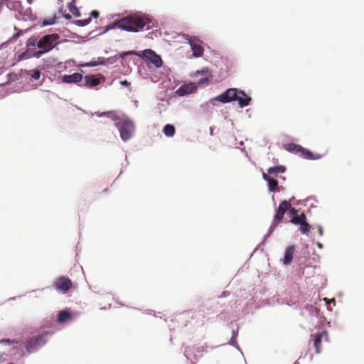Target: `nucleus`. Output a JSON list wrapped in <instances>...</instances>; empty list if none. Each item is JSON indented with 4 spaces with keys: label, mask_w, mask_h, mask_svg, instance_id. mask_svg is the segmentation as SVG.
I'll use <instances>...</instances> for the list:
<instances>
[{
    "label": "nucleus",
    "mask_w": 364,
    "mask_h": 364,
    "mask_svg": "<svg viewBox=\"0 0 364 364\" xmlns=\"http://www.w3.org/2000/svg\"><path fill=\"white\" fill-rule=\"evenodd\" d=\"M134 55L141 58L149 68H159L163 65V60L160 55L151 49H145L142 51L131 50L124 53V55Z\"/></svg>",
    "instance_id": "nucleus-4"
},
{
    "label": "nucleus",
    "mask_w": 364,
    "mask_h": 364,
    "mask_svg": "<svg viewBox=\"0 0 364 364\" xmlns=\"http://www.w3.org/2000/svg\"><path fill=\"white\" fill-rule=\"evenodd\" d=\"M284 148L289 153L296 154L301 153L303 146L300 144L294 143H288L284 145Z\"/></svg>",
    "instance_id": "nucleus-19"
},
{
    "label": "nucleus",
    "mask_w": 364,
    "mask_h": 364,
    "mask_svg": "<svg viewBox=\"0 0 364 364\" xmlns=\"http://www.w3.org/2000/svg\"><path fill=\"white\" fill-rule=\"evenodd\" d=\"M123 171L121 170L120 173H119V175H121Z\"/></svg>",
    "instance_id": "nucleus-56"
},
{
    "label": "nucleus",
    "mask_w": 364,
    "mask_h": 364,
    "mask_svg": "<svg viewBox=\"0 0 364 364\" xmlns=\"http://www.w3.org/2000/svg\"><path fill=\"white\" fill-rule=\"evenodd\" d=\"M323 300L325 301L326 304H328L329 303H332V304H333V305L336 304V301L334 299H328L325 298V299H323Z\"/></svg>",
    "instance_id": "nucleus-36"
},
{
    "label": "nucleus",
    "mask_w": 364,
    "mask_h": 364,
    "mask_svg": "<svg viewBox=\"0 0 364 364\" xmlns=\"http://www.w3.org/2000/svg\"><path fill=\"white\" fill-rule=\"evenodd\" d=\"M316 334H320L321 335V338H322L323 336L326 337V339L328 340V332L327 331L324 330V331H322L321 332H317Z\"/></svg>",
    "instance_id": "nucleus-31"
},
{
    "label": "nucleus",
    "mask_w": 364,
    "mask_h": 364,
    "mask_svg": "<svg viewBox=\"0 0 364 364\" xmlns=\"http://www.w3.org/2000/svg\"><path fill=\"white\" fill-rule=\"evenodd\" d=\"M56 23V16H54L53 18H49V19H45L43 20V23H42V25L43 26H50V25H53Z\"/></svg>",
    "instance_id": "nucleus-28"
},
{
    "label": "nucleus",
    "mask_w": 364,
    "mask_h": 364,
    "mask_svg": "<svg viewBox=\"0 0 364 364\" xmlns=\"http://www.w3.org/2000/svg\"><path fill=\"white\" fill-rule=\"evenodd\" d=\"M37 39L35 37H31L27 40L26 46L29 48V50L37 46Z\"/></svg>",
    "instance_id": "nucleus-26"
},
{
    "label": "nucleus",
    "mask_w": 364,
    "mask_h": 364,
    "mask_svg": "<svg viewBox=\"0 0 364 364\" xmlns=\"http://www.w3.org/2000/svg\"><path fill=\"white\" fill-rule=\"evenodd\" d=\"M301 155L304 159L307 160H318L323 157V154H315L312 152L311 150L303 147L301 150Z\"/></svg>",
    "instance_id": "nucleus-17"
},
{
    "label": "nucleus",
    "mask_w": 364,
    "mask_h": 364,
    "mask_svg": "<svg viewBox=\"0 0 364 364\" xmlns=\"http://www.w3.org/2000/svg\"><path fill=\"white\" fill-rule=\"evenodd\" d=\"M192 92H171L170 96L168 97L166 95L161 98V102L157 104V107L161 110H165L166 107L169 105L172 102L171 100L177 96L184 97Z\"/></svg>",
    "instance_id": "nucleus-12"
},
{
    "label": "nucleus",
    "mask_w": 364,
    "mask_h": 364,
    "mask_svg": "<svg viewBox=\"0 0 364 364\" xmlns=\"http://www.w3.org/2000/svg\"><path fill=\"white\" fill-rule=\"evenodd\" d=\"M229 97L231 99L230 102L237 101L240 107L248 106L251 101V97L247 92H232V95H229Z\"/></svg>",
    "instance_id": "nucleus-11"
},
{
    "label": "nucleus",
    "mask_w": 364,
    "mask_h": 364,
    "mask_svg": "<svg viewBox=\"0 0 364 364\" xmlns=\"http://www.w3.org/2000/svg\"><path fill=\"white\" fill-rule=\"evenodd\" d=\"M96 114L99 117H107L114 122V125L118 129L119 136L124 142L132 138L135 132V124L126 114L116 110L97 112Z\"/></svg>",
    "instance_id": "nucleus-1"
},
{
    "label": "nucleus",
    "mask_w": 364,
    "mask_h": 364,
    "mask_svg": "<svg viewBox=\"0 0 364 364\" xmlns=\"http://www.w3.org/2000/svg\"><path fill=\"white\" fill-rule=\"evenodd\" d=\"M0 342L1 343H9V344L16 343V341H14V340H10L9 338H3L2 340L0 341Z\"/></svg>",
    "instance_id": "nucleus-32"
},
{
    "label": "nucleus",
    "mask_w": 364,
    "mask_h": 364,
    "mask_svg": "<svg viewBox=\"0 0 364 364\" xmlns=\"http://www.w3.org/2000/svg\"><path fill=\"white\" fill-rule=\"evenodd\" d=\"M30 50H27L26 51L21 53L18 56V60H22L23 59H27L31 56V55H29ZM33 56V54H32Z\"/></svg>",
    "instance_id": "nucleus-30"
},
{
    "label": "nucleus",
    "mask_w": 364,
    "mask_h": 364,
    "mask_svg": "<svg viewBox=\"0 0 364 364\" xmlns=\"http://www.w3.org/2000/svg\"><path fill=\"white\" fill-rule=\"evenodd\" d=\"M267 186L268 191L270 193H274L277 189H284L282 186H279V181L275 179H271L269 181H268Z\"/></svg>",
    "instance_id": "nucleus-23"
},
{
    "label": "nucleus",
    "mask_w": 364,
    "mask_h": 364,
    "mask_svg": "<svg viewBox=\"0 0 364 364\" xmlns=\"http://www.w3.org/2000/svg\"><path fill=\"white\" fill-rule=\"evenodd\" d=\"M321 338L320 334H315V338L314 340V346L315 348V351L316 353H321Z\"/></svg>",
    "instance_id": "nucleus-25"
},
{
    "label": "nucleus",
    "mask_w": 364,
    "mask_h": 364,
    "mask_svg": "<svg viewBox=\"0 0 364 364\" xmlns=\"http://www.w3.org/2000/svg\"><path fill=\"white\" fill-rule=\"evenodd\" d=\"M91 21V18L89 17L87 19H81V20H77L75 23L78 26H85L87 24H89Z\"/></svg>",
    "instance_id": "nucleus-27"
},
{
    "label": "nucleus",
    "mask_w": 364,
    "mask_h": 364,
    "mask_svg": "<svg viewBox=\"0 0 364 364\" xmlns=\"http://www.w3.org/2000/svg\"><path fill=\"white\" fill-rule=\"evenodd\" d=\"M237 336H238V328H237L236 330L233 329L232 331V336H231V338L237 339Z\"/></svg>",
    "instance_id": "nucleus-34"
},
{
    "label": "nucleus",
    "mask_w": 364,
    "mask_h": 364,
    "mask_svg": "<svg viewBox=\"0 0 364 364\" xmlns=\"http://www.w3.org/2000/svg\"><path fill=\"white\" fill-rule=\"evenodd\" d=\"M64 17L68 20L71 19V16L70 14H65Z\"/></svg>",
    "instance_id": "nucleus-44"
},
{
    "label": "nucleus",
    "mask_w": 364,
    "mask_h": 364,
    "mask_svg": "<svg viewBox=\"0 0 364 364\" xmlns=\"http://www.w3.org/2000/svg\"><path fill=\"white\" fill-rule=\"evenodd\" d=\"M53 287L55 290L66 294L71 289L73 283L68 277L61 276L55 279Z\"/></svg>",
    "instance_id": "nucleus-9"
},
{
    "label": "nucleus",
    "mask_w": 364,
    "mask_h": 364,
    "mask_svg": "<svg viewBox=\"0 0 364 364\" xmlns=\"http://www.w3.org/2000/svg\"><path fill=\"white\" fill-rule=\"evenodd\" d=\"M200 75L201 78L197 80L194 82H191L188 84L184 88L181 87L177 91H194L198 87H202L201 85L203 84H207L209 82L210 77H211L210 73L208 70H203L200 72H197L196 75Z\"/></svg>",
    "instance_id": "nucleus-7"
},
{
    "label": "nucleus",
    "mask_w": 364,
    "mask_h": 364,
    "mask_svg": "<svg viewBox=\"0 0 364 364\" xmlns=\"http://www.w3.org/2000/svg\"><path fill=\"white\" fill-rule=\"evenodd\" d=\"M98 64L96 62H91L89 64H87V65L89 66H96Z\"/></svg>",
    "instance_id": "nucleus-41"
},
{
    "label": "nucleus",
    "mask_w": 364,
    "mask_h": 364,
    "mask_svg": "<svg viewBox=\"0 0 364 364\" xmlns=\"http://www.w3.org/2000/svg\"><path fill=\"white\" fill-rule=\"evenodd\" d=\"M125 160H126V161H127V165H126V166H127V165L129 164V162H128L127 156H126V157H125Z\"/></svg>",
    "instance_id": "nucleus-50"
},
{
    "label": "nucleus",
    "mask_w": 364,
    "mask_h": 364,
    "mask_svg": "<svg viewBox=\"0 0 364 364\" xmlns=\"http://www.w3.org/2000/svg\"><path fill=\"white\" fill-rule=\"evenodd\" d=\"M154 23L148 16L133 14L128 15L119 20L114 21L109 25L107 30L120 28L129 32H138L145 28L149 30L151 28Z\"/></svg>",
    "instance_id": "nucleus-2"
},
{
    "label": "nucleus",
    "mask_w": 364,
    "mask_h": 364,
    "mask_svg": "<svg viewBox=\"0 0 364 364\" xmlns=\"http://www.w3.org/2000/svg\"><path fill=\"white\" fill-rule=\"evenodd\" d=\"M26 74L29 77L31 82L37 81L40 79L41 73L39 70L33 69L31 70H26Z\"/></svg>",
    "instance_id": "nucleus-22"
},
{
    "label": "nucleus",
    "mask_w": 364,
    "mask_h": 364,
    "mask_svg": "<svg viewBox=\"0 0 364 364\" xmlns=\"http://www.w3.org/2000/svg\"><path fill=\"white\" fill-rule=\"evenodd\" d=\"M267 173L269 175L276 176L278 173H284L287 171V168L284 165H276L267 168Z\"/></svg>",
    "instance_id": "nucleus-20"
},
{
    "label": "nucleus",
    "mask_w": 364,
    "mask_h": 364,
    "mask_svg": "<svg viewBox=\"0 0 364 364\" xmlns=\"http://www.w3.org/2000/svg\"><path fill=\"white\" fill-rule=\"evenodd\" d=\"M316 246L319 248V249H322L323 247V245L321 242H316Z\"/></svg>",
    "instance_id": "nucleus-39"
},
{
    "label": "nucleus",
    "mask_w": 364,
    "mask_h": 364,
    "mask_svg": "<svg viewBox=\"0 0 364 364\" xmlns=\"http://www.w3.org/2000/svg\"><path fill=\"white\" fill-rule=\"evenodd\" d=\"M230 93V92H221V94L216 96L215 97L210 99L208 101L203 103L200 105L201 109H203L205 112L209 113L214 109L215 104L216 102H220L222 103L230 102L231 99L229 97Z\"/></svg>",
    "instance_id": "nucleus-8"
},
{
    "label": "nucleus",
    "mask_w": 364,
    "mask_h": 364,
    "mask_svg": "<svg viewBox=\"0 0 364 364\" xmlns=\"http://www.w3.org/2000/svg\"><path fill=\"white\" fill-rule=\"evenodd\" d=\"M100 83V80L95 75H86L84 77L83 85L87 87H95Z\"/></svg>",
    "instance_id": "nucleus-18"
},
{
    "label": "nucleus",
    "mask_w": 364,
    "mask_h": 364,
    "mask_svg": "<svg viewBox=\"0 0 364 364\" xmlns=\"http://www.w3.org/2000/svg\"><path fill=\"white\" fill-rule=\"evenodd\" d=\"M43 289H42L41 290H43ZM38 290H39V289H33V290H32L31 292H36V291H38Z\"/></svg>",
    "instance_id": "nucleus-51"
},
{
    "label": "nucleus",
    "mask_w": 364,
    "mask_h": 364,
    "mask_svg": "<svg viewBox=\"0 0 364 364\" xmlns=\"http://www.w3.org/2000/svg\"><path fill=\"white\" fill-rule=\"evenodd\" d=\"M279 212L287 213L289 217V223L299 226L301 234L309 236L311 232V225L307 222L306 215L294 207H292L287 200H282L277 208Z\"/></svg>",
    "instance_id": "nucleus-3"
},
{
    "label": "nucleus",
    "mask_w": 364,
    "mask_h": 364,
    "mask_svg": "<svg viewBox=\"0 0 364 364\" xmlns=\"http://www.w3.org/2000/svg\"><path fill=\"white\" fill-rule=\"evenodd\" d=\"M121 83H122V84H125V85H127V82L124 80V81H122V82H121Z\"/></svg>",
    "instance_id": "nucleus-49"
},
{
    "label": "nucleus",
    "mask_w": 364,
    "mask_h": 364,
    "mask_svg": "<svg viewBox=\"0 0 364 364\" xmlns=\"http://www.w3.org/2000/svg\"><path fill=\"white\" fill-rule=\"evenodd\" d=\"M63 82L77 83L82 80V75L80 73H75L72 75H65L62 77Z\"/></svg>",
    "instance_id": "nucleus-15"
},
{
    "label": "nucleus",
    "mask_w": 364,
    "mask_h": 364,
    "mask_svg": "<svg viewBox=\"0 0 364 364\" xmlns=\"http://www.w3.org/2000/svg\"><path fill=\"white\" fill-rule=\"evenodd\" d=\"M118 304H119L121 306H123L124 304H121L119 302H117Z\"/></svg>",
    "instance_id": "nucleus-59"
},
{
    "label": "nucleus",
    "mask_w": 364,
    "mask_h": 364,
    "mask_svg": "<svg viewBox=\"0 0 364 364\" xmlns=\"http://www.w3.org/2000/svg\"><path fill=\"white\" fill-rule=\"evenodd\" d=\"M72 317L73 314L69 309H64L58 311L57 316V322L62 324L70 320Z\"/></svg>",
    "instance_id": "nucleus-14"
},
{
    "label": "nucleus",
    "mask_w": 364,
    "mask_h": 364,
    "mask_svg": "<svg viewBox=\"0 0 364 364\" xmlns=\"http://www.w3.org/2000/svg\"><path fill=\"white\" fill-rule=\"evenodd\" d=\"M77 108L78 109H80V110H82L84 113H86V114L87 113L85 110H83V109H81V108H80V107H77Z\"/></svg>",
    "instance_id": "nucleus-48"
},
{
    "label": "nucleus",
    "mask_w": 364,
    "mask_h": 364,
    "mask_svg": "<svg viewBox=\"0 0 364 364\" xmlns=\"http://www.w3.org/2000/svg\"><path fill=\"white\" fill-rule=\"evenodd\" d=\"M28 3V4H31L32 3V0H27Z\"/></svg>",
    "instance_id": "nucleus-53"
},
{
    "label": "nucleus",
    "mask_w": 364,
    "mask_h": 364,
    "mask_svg": "<svg viewBox=\"0 0 364 364\" xmlns=\"http://www.w3.org/2000/svg\"><path fill=\"white\" fill-rule=\"evenodd\" d=\"M225 91H239L237 88H228Z\"/></svg>",
    "instance_id": "nucleus-42"
},
{
    "label": "nucleus",
    "mask_w": 364,
    "mask_h": 364,
    "mask_svg": "<svg viewBox=\"0 0 364 364\" xmlns=\"http://www.w3.org/2000/svg\"><path fill=\"white\" fill-rule=\"evenodd\" d=\"M228 295H229V292L228 291H223L220 296V297H225L227 296Z\"/></svg>",
    "instance_id": "nucleus-40"
},
{
    "label": "nucleus",
    "mask_w": 364,
    "mask_h": 364,
    "mask_svg": "<svg viewBox=\"0 0 364 364\" xmlns=\"http://www.w3.org/2000/svg\"><path fill=\"white\" fill-rule=\"evenodd\" d=\"M213 130H214V127H210V136L213 135Z\"/></svg>",
    "instance_id": "nucleus-43"
},
{
    "label": "nucleus",
    "mask_w": 364,
    "mask_h": 364,
    "mask_svg": "<svg viewBox=\"0 0 364 364\" xmlns=\"http://www.w3.org/2000/svg\"><path fill=\"white\" fill-rule=\"evenodd\" d=\"M1 356L0 355V363L2 362Z\"/></svg>",
    "instance_id": "nucleus-55"
},
{
    "label": "nucleus",
    "mask_w": 364,
    "mask_h": 364,
    "mask_svg": "<svg viewBox=\"0 0 364 364\" xmlns=\"http://www.w3.org/2000/svg\"><path fill=\"white\" fill-rule=\"evenodd\" d=\"M272 198L273 201H274V196L272 197Z\"/></svg>",
    "instance_id": "nucleus-57"
},
{
    "label": "nucleus",
    "mask_w": 364,
    "mask_h": 364,
    "mask_svg": "<svg viewBox=\"0 0 364 364\" xmlns=\"http://www.w3.org/2000/svg\"><path fill=\"white\" fill-rule=\"evenodd\" d=\"M100 309H101V310H105V309H106V308H105V307H102V308H100Z\"/></svg>",
    "instance_id": "nucleus-54"
},
{
    "label": "nucleus",
    "mask_w": 364,
    "mask_h": 364,
    "mask_svg": "<svg viewBox=\"0 0 364 364\" xmlns=\"http://www.w3.org/2000/svg\"><path fill=\"white\" fill-rule=\"evenodd\" d=\"M295 251V247L294 245H291L287 247L284 252V259H283V264L284 265H289L291 263L293 257H294V253Z\"/></svg>",
    "instance_id": "nucleus-16"
},
{
    "label": "nucleus",
    "mask_w": 364,
    "mask_h": 364,
    "mask_svg": "<svg viewBox=\"0 0 364 364\" xmlns=\"http://www.w3.org/2000/svg\"><path fill=\"white\" fill-rule=\"evenodd\" d=\"M262 178L263 180H264L265 181H267L268 183V181H269L272 178H270V177L267 175V173H262Z\"/></svg>",
    "instance_id": "nucleus-33"
},
{
    "label": "nucleus",
    "mask_w": 364,
    "mask_h": 364,
    "mask_svg": "<svg viewBox=\"0 0 364 364\" xmlns=\"http://www.w3.org/2000/svg\"><path fill=\"white\" fill-rule=\"evenodd\" d=\"M189 44L193 51V55L196 58L202 57L204 53V49L196 38H191Z\"/></svg>",
    "instance_id": "nucleus-13"
},
{
    "label": "nucleus",
    "mask_w": 364,
    "mask_h": 364,
    "mask_svg": "<svg viewBox=\"0 0 364 364\" xmlns=\"http://www.w3.org/2000/svg\"><path fill=\"white\" fill-rule=\"evenodd\" d=\"M228 344L234 346L237 350H238L242 354V352L240 346L237 344V341L236 338H230Z\"/></svg>",
    "instance_id": "nucleus-29"
},
{
    "label": "nucleus",
    "mask_w": 364,
    "mask_h": 364,
    "mask_svg": "<svg viewBox=\"0 0 364 364\" xmlns=\"http://www.w3.org/2000/svg\"><path fill=\"white\" fill-rule=\"evenodd\" d=\"M16 299V296L10 297V298L8 299V301H15Z\"/></svg>",
    "instance_id": "nucleus-45"
},
{
    "label": "nucleus",
    "mask_w": 364,
    "mask_h": 364,
    "mask_svg": "<svg viewBox=\"0 0 364 364\" xmlns=\"http://www.w3.org/2000/svg\"><path fill=\"white\" fill-rule=\"evenodd\" d=\"M59 38L56 33L45 35L38 41L37 47L39 50L35 51L33 56L38 58L53 50L59 43Z\"/></svg>",
    "instance_id": "nucleus-5"
},
{
    "label": "nucleus",
    "mask_w": 364,
    "mask_h": 364,
    "mask_svg": "<svg viewBox=\"0 0 364 364\" xmlns=\"http://www.w3.org/2000/svg\"><path fill=\"white\" fill-rule=\"evenodd\" d=\"M96 113L97 112H95V113L90 112V116L93 117L94 114H96L97 116V114Z\"/></svg>",
    "instance_id": "nucleus-47"
},
{
    "label": "nucleus",
    "mask_w": 364,
    "mask_h": 364,
    "mask_svg": "<svg viewBox=\"0 0 364 364\" xmlns=\"http://www.w3.org/2000/svg\"><path fill=\"white\" fill-rule=\"evenodd\" d=\"M317 229H318V235L320 236H323V228L321 225H318L317 226Z\"/></svg>",
    "instance_id": "nucleus-35"
},
{
    "label": "nucleus",
    "mask_w": 364,
    "mask_h": 364,
    "mask_svg": "<svg viewBox=\"0 0 364 364\" xmlns=\"http://www.w3.org/2000/svg\"><path fill=\"white\" fill-rule=\"evenodd\" d=\"M68 9L70 13H72L75 17L80 16V12L78 8L75 5V1H72L68 4Z\"/></svg>",
    "instance_id": "nucleus-24"
},
{
    "label": "nucleus",
    "mask_w": 364,
    "mask_h": 364,
    "mask_svg": "<svg viewBox=\"0 0 364 364\" xmlns=\"http://www.w3.org/2000/svg\"><path fill=\"white\" fill-rule=\"evenodd\" d=\"M154 311L152 310H149V312L148 313L149 314H152Z\"/></svg>",
    "instance_id": "nucleus-52"
},
{
    "label": "nucleus",
    "mask_w": 364,
    "mask_h": 364,
    "mask_svg": "<svg viewBox=\"0 0 364 364\" xmlns=\"http://www.w3.org/2000/svg\"><path fill=\"white\" fill-rule=\"evenodd\" d=\"M91 16H93L94 18H97L99 16V12L97 11H92L91 12Z\"/></svg>",
    "instance_id": "nucleus-37"
},
{
    "label": "nucleus",
    "mask_w": 364,
    "mask_h": 364,
    "mask_svg": "<svg viewBox=\"0 0 364 364\" xmlns=\"http://www.w3.org/2000/svg\"><path fill=\"white\" fill-rule=\"evenodd\" d=\"M134 103H135L136 106H137V105H136L137 101H134Z\"/></svg>",
    "instance_id": "nucleus-58"
},
{
    "label": "nucleus",
    "mask_w": 364,
    "mask_h": 364,
    "mask_svg": "<svg viewBox=\"0 0 364 364\" xmlns=\"http://www.w3.org/2000/svg\"><path fill=\"white\" fill-rule=\"evenodd\" d=\"M162 132L166 136L172 137L176 133V128L172 124H166L163 127Z\"/></svg>",
    "instance_id": "nucleus-21"
},
{
    "label": "nucleus",
    "mask_w": 364,
    "mask_h": 364,
    "mask_svg": "<svg viewBox=\"0 0 364 364\" xmlns=\"http://www.w3.org/2000/svg\"><path fill=\"white\" fill-rule=\"evenodd\" d=\"M284 214L285 213H283L282 212H279L278 210L276 209L274 220L269 228L268 232L264 235L263 241L257 245V247H259L262 244H264L265 240H267L273 233L275 228L283 220Z\"/></svg>",
    "instance_id": "nucleus-10"
},
{
    "label": "nucleus",
    "mask_w": 364,
    "mask_h": 364,
    "mask_svg": "<svg viewBox=\"0 0 364 364\" xmlns=\"http://www.w3.org/2000/svg\"><path fill=\"white\" fill-rule=\"evenodd\" d=\"M53 331H44L43 333L30 338L26 345V350L28 353H33L44 346L48 341V337L53 335Z\"/></svg>",
    "instance_id": "nucleus-6"
},
{
    "label": "nucleus",
    "mask_w": 364,
    "mask_h": 364,
    "mask_svg": "<svg viewBox=\"0 0 364 364\" xmlns=\"http://www.w3.org/2000/svg\"><path fill=\"white\" fill-rule=\"evenodd\" d=\"M279 179L284 181L286 180V178L284 176H280Z\"/></svg>",
    "instance_id": "nucleus-46"
},
{
    "label": "nucleus",
    "mask_w": 364,
    "mask_h": 364,
    "mask_svg": "<svg viewBox=\"0 0 364 364\" xmlns=\"http://www.w3.org/2000/svg\"><path fill=\"white\" fill-rule=\"evenodd\" d=\"M310 309H311L310 312H311V314H314V311H315L316 314H318V311H319L318 309L314 308V307H313L312 306H310Z\"/></svg>",
    "instance_id": "nucleus-38"
}]
</instances>
